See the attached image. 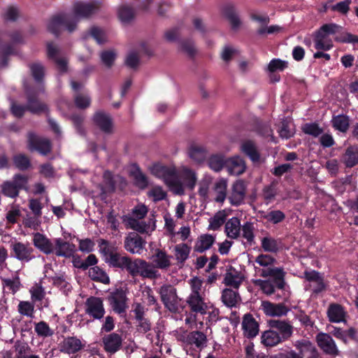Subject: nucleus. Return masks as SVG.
<instances>
[{
  "instance_id": "nucleus-1",
  "label": "nucleus",
  "mask_w": 358,
  "mask_h": 358,
  "mask_svg": "<svg viewBox=\"0 0 358 358\" xmlns=\"http://www.w3.org/2000/svg\"><path fill=\"white\" fill-rule=\"evenodd\" d=\"M99 8L100 3L98 1L76 2L73 5L71 13L53 17L48 23V29L56 35L62 29L71 32L75 30L80 20L90 17Z\"/></svg>"
},
{
  "instance_id": "nucleus-2",
  "label": "nucleus",
  "mask_w": 358,
  "mask_h": 358,
  "mask_svg": "<svg viewBox=\"0 0 358 358\" xmlns=\"http://www.w3.org/2000/svg\"><path fill=\"white\" fill-rule=\"evenodd\" d=\"M275 262V259L271 255L260 254L255 259V263L257 265L255 266V269L263 278L271 277L276 282L279 281L278 288L283 289L285 272L282 268L273 266Z\"/></svg>"
},
{
  "instance_id": "nucleus-3",
  "label": "nucleus",
  "mask_w": 358,
  "mask_h": 358,
  "mask_svg": "<svg viewBox=\"0 0 358 358\" xmlns=\"http://www.w3.org/2000/svg\"><path fill=\"white\" fill-rule=\"evenodd\" d=\"M150 171L153 176L162 180L174 194H184V185L181 183L174 167L155 164L150 166Z\"/></svg>"
},
{
  "instance_id": "nucleus-4",
  "label": "nucleus",
  "mask_w": 358,
  "mask_h": 358,
  "mask_svg": "<svg viewBox=\"0 0 358 358\" xmlns=\"http://www.w3.org/2000/svg\"><path fill=\"white\" fill-rule=\"evenodd\" d=\"M342 27L335 23H329L322 25L316 32L313 38L314 46L317 50L328 51L333 46V41L330 35L335 34L341 31Z\"/></svg>"
},
{
  "instance_id": "nucleus-5",
  "label": "nucleus",
  "mask_w": 358,
  "mask_h": 358,
  "mask_svg": "<svg viewBox=\"0 0 358 358\" xmlns=\"http://www.w3.org/2000/svg\"><path fill=\"white\" fill-rule=\"evenodd\" d=\"M127 271L132 275H141L144 278H157L159 273L150 263L144 259L137 258L134 260L130 259Z\"/></svg>"
},
{
  "instance_id": "nucleus-6",
  "label": "nucleus",
  "mask_w": 358,
  "mask_h": 358,
  "mask_svg": "<svg viewBox=\"0 0 358 358\" xmlns=\"http://www.w3.org/2000/svg\"><path fill=\"white\" fill-rule=\"evenodd\" d=\"M159 293L166 308L173 313L178 311L180 299L178 296L176 289L173 286L164 285L159 288Z\"/></svg>"
},
{
  "instance_id": "nucleus-7",
  "label": "nucleus",
  "mask_w": 358,
  "mask_h": 358,
  "mask_svg": "<svg viewBox=\"0 0 358 358\" xmlns=\"http://www.w3.org/2000/svg\"><path fill=\"white\" fill-rule=\"evenodd\" d=\"M13 257L22 262H29L35 258L34 249L29 243L14 241L10 245Z\"/></svg>"
},
{
  "instance_id": "nucleus-8",
  "label": "nucleus",
  "mask_w": 358,
  "mask_h": 358,
  "mask_svg": "<svg viewBox=\"0 0 358 358\" xmlns=\"http://www.w3.org/2000/svg\"><path fill=\"white\" fill-rule=\"evenodd\" d=\"M151 265L157 270H168L172 265L173 257L165 250L156 248L152 250L150 257Z\"/></svg>"
},
{
  "instance_id": "nucleus-9",
  "label": "nucleus",
  "mask_w": 358,
  "mask_h": 358,
  "mask_svg": "<svg viewBox=\"0 0 358 358\" xmlns=\"http://www.w3.org/2000/svg\"><path fill=\"white\" fill-rule=\"evenodd\" d=\"M247 184L243 180H237L233 183L228 199L232 206H240L244 202Z\"/></svg>"
},
{
  "instance_id": "nucleus-10",
  "label": "nucleus",
  "mask_w": 358,
  "mask_h": 358,
  "mask_svg": "<svg viewBox=\"0 0 358 358\" xmlns=\"http://www.w3.org/2000/svg\"><path fill=\"white\" fill-rule=\"evenodd\" d=\"M269 328L278 331L282 341H288L293 334V326L287 320L272 319L267 322Z\"/></svg>"
},
{
  "instance_id": "nucleus-11",
  "label": "nucleus",
  "mask_w": 358,
  "mask_h": 358,
  "mask_svg": "<svg viewBox=\"0 0 358 358\" xmlns=\"http://www.w3.org/2000/svg\"><path fill=\"white\" fill-rule=\"evenodd\" d=\"M85 312L94 319H101L105 314L103 301L99 297H90L85 302Z\"/></svg>"
},
{
  "instance_id": "nucleus-12",
  "label": "nucleus",
  "mask_w": 358,
  "mask_h": 358,
  "mask_svg": "<svg viewBox=\"0 0 358 358\" xmlns=\"http://www.w3.org/2000/svg\"><path fill=\"white\" fill-rule=\"evenodd\" d=\"M28 148L31 151L36 150L44 155L50 152L51 150L49 140L39 137L34 134H29Z\"/></svg>"
},
{
  "instance_id": "nucleus-13",
  "label": "nucleus",
  "mask_w": 358,
  "mask_h": 358,
  "mask_svg": "<svg viewBox=\"0 0 358 358\" xmlns=\"http://www.w3.org/2000/svg\"><path fill=\"white\" fill-rule=\"evenodd\" d=\"M145 245V241L137 234L131 232L124 239V248L132 254L140 255Z\"/></svg>"
},
{
  "instance_id": "nucleus-14",
  "label": "nucleus",
  "mask_w": 358,
  "mask_h": 358,
  "mask_svg": "<svg viewBox=\"0 0 358 358\" xmlns=\"http://www.w3.org/2000/svg\"><path fill=\"white\" fill-rule=\"evenodd\" d=\"M261 307L264 313L269 317L285 316L289 310L283 303H273L268 301H262Z\"/></svg>"
},
{
  "instance_id": "nucleus-15",
  "label": "nucleus",
  "mask_w": 358,
  "mask_h": 358,
  "mask_svg": "<svg viewBox=\"0 0 358 358\" xmlns=\"http://www.w3.org/2000/svg\"><path fill=\"white\" fill-rule=\"evenodd\" d=\"M241 327L244 336L248 338H253L259 333V324L250 314L243 316Z\"/></svg>"
},
{
  "instance_id": "nucleus-16",
  "label": "nucleus",
  "mask_w": 358,
  "mask_h": 358,
  "mask_svg": "<svg viewBox=\"0 0 358 358\" xmlns=\"http://www.w3.org/2000/svg\"><path fill=\"white\" fill-rule=\"evenodd\" d=\"M102 343L103 348L107 352L114 354L120 349L122 338L118 334L111 333L102 338Z\"/></svg>"
},
{
  "instance_id": "nucleus-17",
  "label": "nucleus",
  "mask_w": 358,
  "mask_h": 358,
  "mask_svg": "<svg viewBox=\"0 0 358 358\" xmlns=\"http://www.w3.org/2000/svg\"><path fill=\"white\" fill-rule=\"evenodd\" d=\"M33 244L42 252L49 255L54 252V243L45 235L36 232L33 234Z\"/></svg>"
},
{
  "instance_id": "nucleus-18",
  "label": "nucleus",
  "mask_w": 358,
  "mask_h": 358,
  "mask_svg": "<svg viewBox=\"0 0 358 358\" xmlns=\"http://www.w3.org/2000/svg\"><path fill=\"white\" fill-rule=\"evenodd\" d=\"M317 342L320 348L330 355H337L338 350L332 338L327 334L320 333L317 335Z\"/></svg>"
},
{
  "instance_id": "nucleus-19",
  "label": "nucleus",
  "mask_w": 358,
  "mask_h": 358,
  "mask_svg": "<svg viewBox=\"0 0 358 358\" xmlns=\"http://www.w3.org/2000/svg\"><path fill=\"white\" fill-rule=\"evenodd\" d=\"M187 303L192 312L205 315L209 308V303L205 301V296H189Z\"/></svg>"
},
{
  "instance_id": "nucleus-20",
  "label": "nucleus",
  "mask_w": 358,
  "mask_h": 358,
  "mask_svg": "<svg viewBox=\"0 0 358 358\" xmlns=\"http://www.w3.org/2000/svg\"><path fill=\"white\" fill-rule=\"evenodd\" d=\"M294 346L299 350V352L303 357L306 358H317V350L311 342L306 339L296 341Z\"/></svg>"
},
{
  "instance_id": "nucleus-21",
  "label": "nucleus",
  "mask_w": 358,
  "mask_h": 358,
  "mask_svg": "<svg viewBox=\"0 0 358 358\" xmlns=\"http://www.w3.org/2000/svg\"><path fill=\"white\" fill-rule=\"evenodd\" d=\"M225 167L231 175L242 174L246 168L244 160L239 156L229 158L225 162Z\"/></svg>"
},
{
  "instance_id": "nucleus-22",
  "label": "nucleus",
  "mask_w": 358,
  "mask_h": 358,
  "mask_svg": "<svg viewBox=\"0 0 358 358\" xmlns=\"http://www.w3.org/2000/svg\"><path fill=\"white\" fill-rule=\"evenodd\" d=\"M129 224L131 229L141 233L150 234L155 229V222L150 219L148 222L139 221L135 218L129 220Z\"/></svg>"
},
{
  "instance_id": "nucleus-23",
  "label": "nucleus",
  "mask_w": 358,
  "mask_h": 358,
  "mask_svg": "<svg viewBox=\"0 0 358 358\" xmlns=\"http://www.w3.org/2000/svg\"><path fill=\"white\" fill-rule=\"evenodd\" d=\"M54 246L57 256L70 257L75 251V246L69 242L64 241L62 238H56L55 240Z\"/></svg>"
},
{
  "instance_id": "nucleus-24",
  "label": "nucleus",
  "mask_w": 358,
  "mask_h": 358,
  "mask_svg": "<svg viewBox=\"0 0 358 358\" xmlns=\"http://www.w3.org/2000/svg\"><path fill=\"white\" fill-rule=\"evenodd\" d=\"M260 241L262 248L266 252L276 253L282 248L281 241L275 238L268 234L262 237Z\"/></svg>"
},
{
  "instance_id": "nucleus-25",
  "label": "nucleus",
  "mask_w": 358,
  "mask_h": 358,
  "mask_svg": "<svg viewBox=\"0 0 358 358\" xmlns=\"http://www.w3.org/2000/svg\"><path fill=\"white\" fill-rule=\"evenodd\" d=\"M241 225L238 217H233L227 220L224 226V232L231 239H236L241 235Z\"/></svg>"
},
{
  "instance_id": "nucleus-26",
  "label": "nucleus",
  "mask_w": 358,
  "mask_h": 358,
  "mask_svg": "<svg viewBox=\"0 0 358 358\" xmlns=\"http://www.w3.org/2000/svg\"><path fill=\"white\" fill-rule=\"evenodd\" d=\"M110 301L113 310L118 313L124 312L127 308V297L122 290H117L113 292L110 298Z\"/></svg>"
},
{
  "instance_id": "nucleus-27",
  "label": "nucleus",
  "mask_w": 358,
  "mask_h": 358,
  "mask_svg": "<svg viewBox=\"0 0 358 358\" xmlns=\"http://www.w3.org/2000/svg\"><path fill=\"white\" fill-rule=\"evenodd\" d=\"M83 347L80 339L76 337H68L64 339L60 343V351L67 353L73 354L79 351Z\"/></svg>"
},
{
  "instance_id": "nucleus-28",
  "label": "nucleus",
  "mask_w": 358,
  "mask_h": 358,
  "mask_svg": "<svg viewBox=\"0 0 358 358\" xmlns=\"http://www.w3.org/2000/svg\"><path fill=\"white\" fill-rule=\"evenodd\" d=\"M94 123L104 132L110 133L113 129V123L109 115L97 112L94 115Z\"/></svg>"
},
{
  "instance_id": "nucleus-29",
  "label": "nucleus",
  "mask_w": 358,
  "mask_h": 358,
  "mask_svg": "<svg viewBox=\"0 0 358 358\" xmlns=\"http://www.w3.org/2000/svg\"><path fill=\"white\" fill-rule=\"evenodd\" d=\"M261 342L266 347H274L283 341L278 336V331L270 328L262 334Z\"/></svg>"
},
{
  "instance_id": "nucleus-30",
  "label": "nucleus",
  "mask_w": 358,
  "mask_h": 358,
  "mask_svg": "<svg viewBox=\"0 0 358 358\" xmlns=\"http://www.w3.org/2000/svg\"><path fill=\"white\" fill-rule=\"evenodd\" d=\"M215 241V237L213 235L202 234L197 238L194 250L197 252H203L211 248Z\"/></svg>"
},
{
  "instance_id": "nucleus-31",
  "label": "nucleus",
  "mask_w": 358,
  "mask_h": 358,
  "mask_svg": "<svg viewBox=\"0 0 358 358\" xmlns=\"http://www.w3.org/2000/svg\"><path fill=\"white\" fill-rule=\"evenodd\" d=\"M241 150L253 162H259L260 155L255 143L250 140L244 141L241 145Z\"/></svg>"
},
{
  "instance_id": "nucleus-32",
  "label": "nucleus",
  "mask_w": 358,
  "mask_h": 358,
  "mask_svg": "<svg viewBox=\"0 0 358 358\" xmlns=\"http://www.w3.org/2000/svg\"><path fill=\"white\" fill-rule=\"evenodd\" d=\"M180 178L183 180L184 183H181L184 185V188L187 187L190 189H193L196 182V176L194 171L189 169L187 167H182L180 171Z\"/></svg>"
},
{
  "instance_id": "nucleus-33",
  "label": "nucleus",
  "mask_w": 358,
  "mask_h": 358,
  "mask_svg": "<svg viewBox=\"0 0 358 358\" xmlns=\"http://www.w3.org/2000/svg\"><path fill=\"white\" fill-rule=\"evenodd\" d=\"M327 315L331 322H341L344 320L345 311L341 306L333 303L329 306Z\"/></svg>"
},
{
  "instance_id": "nucleus-34",
  "label": "nucleus",
  "mask_w": 358,
  "mask_h": 358,
  "mask_svg": "<svg viewBox=\"0 0 358 358\" xmlns=\"http://www.w3.org/2000/svg\"><path fill=\"white\" fill-rule=\"evenodd\" d=\"M129 261V257L121 255L116 251L106 262L113 267L127 270Z\"/></svg>"
},
{
  "instance_id": "nucleus-35",
  "label": "nucleus",
  "mask_w": 358,
  "mask_h": 358,
  "mask_svg": "<svg viewBox=\"0 0 358 358\" xmlns=\"http://www.w3.org/2000/svg\"><path fill=\"white\" fill-rule=\"evenodd\" d=\"M222 301L228 307H234L241 301L237 292L231 289H225L222 292Z\"/></svg>"
},
{
  "instance_id": "nucleus-36",
  "label": "nucleus",
  "mask_w": 358,
  "mask_h": 358,
  "mask_svg": "<svg viewBox=\"0 0 358 358\" xmlns=\"http://www.w3.org/2000/svg\"><path fill=\"white\" fill-rule=\"evenodd\" d=\"M343 162L347 167H352L358 164V148L349 147L346 149L342 158Z\"/></svg>"
},
{
  "instance_id": "nucleus-37",
  "label": "nucleus",
  "mask_w": 358,
  "mask_h": 358,
  "mask_svg": "<svg viewBox=\"0 0 358 358\" xmlns=\"http://www.w3.org/2000/svg\"><path fill=\"white\" fill-rule=\"evenodd\" d=\"M331 122L333 127L341 132L345 133L349 129L350 119L347 115L334 116Z\"/></svg>"
},
{
  "instance_id": "nucleus-38",
  "label": "nucleus",
  "mask_w": 358,
  "mask_h": 358,
  "mask_svg": "<svg viewBox=\"0 0 358 358\" xmlns=\"http://www.w3.org/2000/svg\"><path fill=\"white\" fill-rule=\"evenodd\" d=\"M131 175L134 180L135 185L141 189H145L148 185L146 176L141 171L138 166H133Z\"/></svg>"
},
{
  "instance_id": "nucleus-39",
  "label": "nucleus",
  "mask_w": 358,
  "mask_h": 358,
  "mask_svg": "<svg viewBox=\"0 0 358 358\" xmlns=\"http://www.w3.org/2000/svg\"><path fill=\"white\" fill-rule=\"evenodd\" d=\"M58 49L52 43L48 44V55L51 59H53L57 64L59 69L62 71L66 70L67 61L64 57H57Z\"/></svg>"
},
{
  "instance_id": "nucleus-40",
  "label": "nucleus",
  "mask_w": 358,
  "mask_h": 358,
  "mask_svg": "<svg viewBox=\"0 0 358 358\" xmlns=\"http://www.w3.org/2000/svg\"><path fill=\"white\" fill-rule=\"evenodd\" d=\"M278 282L279 281L276 282L273 278V280L257 279L254 280V284L255 286L258 287L265 294L271 295L275 292V284L278 287Z\"/></svg>"
},
{
  "instance_id": "nucleus-41",
  "label": "nucleus",
  "mask_w": 358,
  "mask_h": 358,
  "mask_svg": "<svg viewBox=\"0 0 358 358\" xmlns=\"http://www.w3.org/2000/svg\"><path fill=\"white\" fill-rule=\"evenodd\" d=\"M191 248L186 243H180L174 247V255L176 259L179 263H183L186 259H188Z\"/></svg>"
},
{
  "instance_id": "nucleus-42",
  "label": "nucleus",
  "mask_w": 358,
  "mask_h": 358,
  "mask_svg": "<svg viewBox=\"0 0 358 358\" xmlns=\"http://www.w3.org/2000/svg\"><path fill=\"white\" fill-rule=\"evenodd\" d=\"M227 213L226 210H222L216 213L213 217L209 220L208 229L217 230L226 221Z\"/></svg>"
},
{
  "instance_id": "nucleus-43",
  "label": "nucleus",
  "mask_w": 358,
  "mask_h": 358,
  "mask_svg": "<svg viewBox=\"0 0 358 358\" xmlns=\"http://www.w3.org/2000/svg\"><path fill=\"white\" fill-rule=\"evenodd\" d=\"M89 276L95 281L101 282L104 284L109 283V277L106 273L98 266H94L89 269Z\"/></svg>"
},
{
  "instance_id": "nucleus-44",
  "label": "nucleus",
  "mask_w": 358,
  "mask_h": 358,
  "mask_svg": "<svg viewBox=\"0 0 358 358\" xmlns=\"http://www.w3.org/2000/svg\"><path fill=\"white\" fill-rule=\"evenodd\" d=\"M224 15L227 17V19L229 21L231 25L234 29H236L239 27L241 22L240 18L234 8L231 5H228L224 8Z\"/></svg>"
},
{
  "instance_id": "nucleus-45",
  "label": "nucleus",
  "mask_w": 358,
  "mask_h": 358,
  "mask_svg": "<svg viewBox=\"0 0 358 358\" xmlns=\"http://www.w3.org/2000/svg\"><path fill=\"white\" fill-rule=\"evenodd\" d=\"M99 251L106 262L116 251L117 248L108 241L101 239L99 242Z\"/></svg>"
},
{
  "instance_id": "nucleus-46",
  "label": "nucleus",
  "mask_w": 358,
  "mask_h": 358,
  "mask_svg": "<svg viewBox=\"0 0 358 358\" xmlns=\"http://www.w3.org/2000/svg\"><path fill=\"white\" fill-rule=\"evenodd\" d=\"M206 335L199 331H192L187 336V341L190 344H194L197 348L203 347L206 343Z\"/></svg>"
},
{
  "instance_id": "nucleus-47",
  "label": "nucleus",
  "mask_w": 358,
  "mask_h": 358,
  "mask_svg": "<svg viewBox=\"0 0 358 358\" xmlns=\"http://www.w3.org/2000/svg\"><path fill=\"white\" fill-rule=\"evenodd\" d=\"M189 284L191 288V293L189 296H205V288L203 287V281L194 277L192 278Z\"/></svg>"
},
{
  "instance_id": "nucleus-48",
  "label": "nucleus",
  "mask_w": 358,
  "mask_h": 358,
  "mask_svg": "<svg viewBox=\"0 0 358 358\" xmlns=\"http://www.w3.org/2000/svg\"><path fill=\"white\" fill-rule=\"evenodd\" d=\"M224 280L226 285L237 289L242 283L243 277L236 272H229L226 273Z\"/></svg>"
},
{
  "instance_id": "nucleus-49",
  "label": "nucleus",
  "mask_w": 358,
  "mask_h": 358,
  "mask_svg": "<svg viewBox=\"0 0 358 358\" xmlns=\"http://www.w3.org/2000/svg\"><path fill=\"white\" fill-rule=\"evenodd\" d=\"M254 230L253 224L251 222H247L241 226L242 236L250 245H252L255 243Z\"/></svg>"
},
{
  "instance_id": "nucleus-50",
  "label": "nucleus",
  "mask_w": 358,
  "mask_h": 358,
  "mask_svg": "<svg viewBox=\"0 0 358 358\" xmlns=\"http://www.w3.org/2000/svg\"><path fill=\"white\" fill-rule=\"evenodd\" d=\"M227 182L225 180L222 179L217 181L215 184V190L216 196L215 200L217 202L222 203L227 196Z\"/></svg>"
},
{
  "instance_id": "nucleus-51",
  "label": "nucleus",
  "mask_w": 358,
  "mask_h": 358,
  "mask_svg": "<svg viewBox=\"0 0 358 358\" xmlns=\"http://www.w3.org/2000/svg\"><path fill=\"white\" fill-rule=\"evenodd\" d=\"M189 156L195 162L199 164L206 159V152L203 148L193 145L189 148Z\"/></svg>"
},
{
  "instance_id": "nucleus-52",
  "label": "nucleus",
  "mask_w": 358,
  "mask_h": 358,
  "mask_svg": "<svg viewBox=\"0 0 358 358\" xmlns=\"http://www.w3.org/2000/svg\"><path fill=\"white\" fill-rule=\"evenodd\" d=\"M17 310L20 315L32 318L35 312L34 304L27 301H21L17 306Z\"/></svg>"
},
{
  "instance_id": "nucleus-53",
  "label": "nucleus",
  "mask_w": 358,
  "mask_h": 358,
  "mask_svg": "<svg viewBox=\"0 0 358 358\" xmlns=\"http://www.w3.org/2000/svg\"><path fill=\"white\" fill-rule=\"evenodd\" d=\"M74 102L79 108H86L90 106L91 98L86 92H77L74 96Z\"/></svg>"
},
{
  "instance_id": "nucleus-54",
  "label": "nucleus",
  "mask_w": 358,
  "mask_h": 358,
  "mask_svg": "<svg viewBox=\"0 0 358 358\" xmlns=\"http://www.w3.org/2000/svg\"><path fill=\"white\" fill-rule=\"evenodd\" d=\"M148 196L154 202L162 201L166 197V191L160 186H154L148 192Z\"/></svg>"
},
{
  "instance_id": "nucleus-55",
  "label": "nucleus",
  "mask_w": 358,
  "mask_h": 358,
  "mask_svg": "<svg viewBox=\"0 0 358 358\" xmlns=\"http://www.w3.org/2000/svg\"><path fill=\"white\" fill-rule=\"evenodd\" d=\"M1 192L6 196L15 198L18 196L19 190L17 189L13 181L7 180L1 185Z\"/></svg>"
},
{
  "instance_id": "nucleus-56",
  "label": "nucleus",
  "mask_w": 358,
  "mask_h": 358,
  "mask_svg": "<svg viewBox=\"0 0 358 358\" xmlns=\"http://www.w3.org/2000/svg\"><path fill=\"white\" fill-rule=\"evenodd\" d=\"M262 217L269 222L278 224L285 218V215L281 210H275L264 213Z\"/></svg>"
},
{
  "instance_id": "nucleus-57",
  "label": "nucleus",
  "mask_w": 358,
  "mask_h": 358,
  "mask_svg": "<svg viewBox=\"0 0 358 358\" xmlns=\"http://www.w3.org/2000/svg\"><path fill=\"white\" fill-rule=\"evenodd\" d=\"M34 331L38 336L41 337H50L54 334L53 330L43 321L35 324Z\"/></svg>"
},
{
  "instance_id": "nucleus-58",
  "label": "nucleus",
  "mask_w": 358,
  "mask_h": 358,
  "mask_svg": "<svg viewBox=\"0 0 358 358\" xmlns=\"http://www.w3.org/2000/svg\"><path fill=\"white\" fill-rule=\"evenodd\" d=\"M41 223V216L27 214L23 220V224L25 227L37 230Z\"/></svg>"
},
{
  "instance_id": "nucleus-59",
  "label": "nucleus",
  "mask_w": 358,
  "mask_h": 358,
  "mask_svg": "<svg viewBox=\"0 0 358 358\" xmlns=\"http://www.w3.org/2000/svg\"><path fill=\"white\" fill-rule=\"evenodd\" d=\"M226 160L222 155H213L210 157L208 160L209 167L215 171H220L224 166H225Z\"/></svg>"
},
{
  "instance_id": "nucleus-60",
  "label": "nucleus",
  "mask_w": 358,
  "mask_h": 358,
  "mask_svg": "<svg viewBox=\"0 0 358 358\" xmlns=\"http://www.w3.org/2000/svg\"><path fill=\"white\" fill-rule=\"evenodd\" d=\"M118 16L122 22H129L134 19V12L131 7L122 6L119 9Z\"/></svg>"
},
{
  "instance_id": "nucleus-61",
  "label": "nucleus",
  "mask_w": 358,
  "mask_h": 358,
  "mask_svg": "<svg viewBox=\"0 0 358 358\" xmlns=\"http://www.w3.org/2000/svg\"><path fill=\"white\" fill-rule=\"evenodd\" d=\"M100 58L103 65L110 68L115 60L116 53L113 50H105L101 52Z\"/></svg>"
},
{
  "instance_id": "nucleus-62",
  "label": "nucleus",
  "mask_w": 358,
  "mask_h": 358,
  "mask_svg": "<svg viewBox=\"0 0 358 358\" xmlns=\"http://www.w3.org/2000/svg\"><path fill=\"white\" fill-rule=\"evenodd\" d=\"M287 62L280 59H272L267 66V71L273 73L277 71H282L287 68Z\"/></svg>"
},
{
  "instance_id": "nucleus-63",
  "label": "nucleus",
  "mask_w": 358,
  "mask_h": 358,
  "mask_svg": "<svg viewBox=\"0 0 358 358\" xmlns=\"http://www.w3.org/2000/svg\"><path fill=\"white\" fill-rule=\"evenodd\" d=\"M13 163L20 170H26L30 166L29 158L22 154L16 155L13 157Z\"/></svg>"
},
{
  "instance_id": "nucleus-64",
  "label": "nucleus",
  "mask_w": 358,
  "mask_h": 358,
  "mask_svg": "<svg viewBox=\"0 0 358 358\" xmlns=\"http://www.w3.org/2000/svg\"><path fill=\"white\" fill-rule=\"evenodd\" d=\"M292 126L291 122L287 120H283L278 131L280 136L283 138H289L292 137L294 134V129Z\"/></svg>"
}]
</instances>
